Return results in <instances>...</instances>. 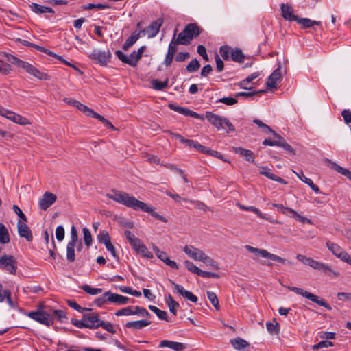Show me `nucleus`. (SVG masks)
Masks as SVG:
<instances>
[{"mask_svg": "<svg viewBox=\"0 0 351 351\" xmlns=\"http://www.w3.org/2000/svg\"><path fill=\"white\" fill-rule=\"evenodd\" d=\"M108 292L106 291L101 296L97 298L95 300V304L97 305H98L99 306H101L104 304H108L109 302H108V300H107V298L108 297Z\"/></svg>", "mask_w": 351, "mask_h": 351, "instance_id": "obj_50", "label": "nucleus"}, {"mask_svg": "<svg viewBox=\"0 0 351 351\" xmlns=\"http://www.w3.org/2000/svg\"><path fill=\"white\" fill-rule=\"evenodd\" d=\"M332 166L331 167L332 169H334L335 170H336L337 172H339V173L345 176L346 177H347L350 180H351V171H349L348 169H346L345 168H343L341 167H340L339 165H338L337 164H336L335 162H332Z\"/></svg>", "mask_w": 351, "mask_h": 351, "instance_id": "obj_35", "label": "nucleus"}, {"mask_svg": "<svg viewBox=\"0 0 351 351\" xmlns=\"http://www.w3.org/2000/svg\"><path fill=\"white\" fill-rule=\"evenodd\" d=\"M200 67V64L197 59L191 60L186 66V70L189 73L197 71Z\"/></svg>", "mask_w": 351, "mask_h": 351, "instance_id": "obj_47", "label": "nucleus"}, {"mask_svg": "<svg viewBox=\"0 0 351 351\" xmlns=\"http://www.w3.org/2000/svg\"><path fill=\"white\" fill-rule=\"evenodd\" d=\"M206 117L212 125L217 128L218 130H226L227 132L234 130L233 125L224 117L215 114L210 112H206Z\"/></svg>", "mask_w": 351, "mask_h": 351, "instance_id": "obj_4", "label": "nucleus"}, {"mask_svg": "<svg viewBox=\"0 0 351 351\" xmlns=\"http://www.w3.org/2000/svg\"><path fill=\"white\" fill-rule=\"evenodd\" d=\"M280 10L282 16L287 21H296L298 17L293 14V9L292 6L288 3L280 4Z\"/></svg>", "mask_w": 351, "mask_h": 351, "instance_id": "obj_18", "label": "nucleus"}, {"mask_svg": "<svg viewBox=\"0 0 351 351\" xmlns=\"http://www.w3.org/2000/svg\"><path fill=\"white\" fill-rule=\"evenodd\" d=\"M10 236L8 231L5 226L0 223V243L6 244L10 242Z\"/></svg>", "mask_w": 351, "mask_h": 351, "instance_id": "obj_33", "label": "nucleus"}, {"mask_svg": "<svg viewBox=\"0 0 351 351\" xmlns=\"http://www.w3.org/2000/svg\"><path fill=\"white\" fill-rule=\"evenodd\" d=\"M43 308V305H39L36 311L29 312L27 316L41 324L50 326L52 324V319L48 313L42 310Z\"/></svg>", "mask_w": 351, "mask_h": 351, "instance_id": "obj_6", "label": "nucleus"}, {"mask_svg": "<svg viewBox=\"0 0 351 351\" xmlns=\"http://www.w3.org/2000/svg\"><path fill=\"white\" fill-rule=\"evenodd\" d=\"M183 251L189 258L197 261H199L204 254L202 250L191 245H185L183 248Z\"/></svg>", "mask_w": 351, "mask_h": 351, "instance_id": "obj_16", "label": "nucleus"}, {"mask_svg": "<svg viewBox=\"0 0 351 351\" xmlns=\"http://www.w3.org/2000/svg\"><path fill=\"white\" fill-rule=\"evenodd\" d=\"M219 102L225 104L228 106H231L237 103L236 98L232 97H225L218 100Z\"/></svg>", "mask_w": 351, "mask_h": 351, "instance_id": "obj_60", "label": "nucleus"}, {"mask_svg": "<svg viewBox=\"0 0 351 351\" xmlns=\"http://www.w3.org/2000/svg\"><path fill=\"white\" fill-rule=\"evenodd\" d=\"M99 327H102L104 329H105L106 330H107L108 332H109L112 334H114L116 332L113 325L110 322H104V321L101 320V322L99 324Z\"/></svg>", "mask_w": 351, "mask_h": 351, "instance_id": "obj_54", "label": "nucleus"}, {"mask_svg": "<svg viewBox=\"0 0 351 351\" xmlns=\"http://www.w3.org/2000/svg\"><path fill=\"white\" fill-rule=\"evenodd\" d=\"M67 304H68V305L70 307H71L73 309L77 311L78 312L82 313L84 311H89L88 308L81 307L76 302L73 301V300H68L67 301Z\"/></svg>", "mask_w": 351, "mask_h": 351, "instance_id": "obj_58", "label": "nucleus"}, {"mask_svg": "<svg viewBox=\"0 0 351 351\" xmlns=\"http://www.w3.org/2000/svg\"><path fill=\"white\" fill-rule=\"evenodd\" d=\"M133 306H127L125 308H121L117 311L115 313V315L117 316H122V315H134L133 313Z\"/></svg>", "mask_w": 351, "mask_h": 351, "instance_id": "obj_48", "label": "nucleus"}, {"mask_svg": "<svg viewBox=\"0 0 351 351\" xmlns=\"http://www.w3.org/2000/svg\"><path fill=\"white\" fill-rule=\"evenodd\" d=\"M97 239L99 243L103 244L110 241L109 234L106 230H101L97 235Z\"/></svg>", "mask_w": 351, "mask_h": 351, "instance_id": "obj_52", "label": "nucleus"}, {"mask_svg": "<svg viewBox=\"0 0 351 351\" xmlns=\"http://www.w3.org/2000/svg\"><path fill=\"white\" fill-rule=\"evenodd\" d=\"M56 237L58 241H62L64 238V229L62 226H58L56 229Z\"/></svg>", "mask_w": 351, "mask_h": 351, "instance_id": "obj_61", "label": "nucleus"}, {"mask_svg": "<svg viewBox=\"0 0 351 351\" xmlns=\"http://www.w3.org/2000/svg\"><path fill=\"white\" fill-rule=\"evenodd\" d=\"M140 58H137V53L136 51H134L129 56H128L126 64L132 66H136Z\"/></svg>", "mask_w": 351, "mask_h": 351, "instance_id": "obj_46", "label": "nucleus"}, {"mask_svg": "<svg viewBox=\"0 0 351 351\" xmlns=\"http://www.w3.org/2000/svg\"><path fill=\"white\" fill-rule=\"evenodd\" d=\"M7 119L20 125H27L31 124L30 121L26 117L16 114L13 111L10 112L8 116H7Z\"/></svg>", "mask_w": 351, "mask_h": 351, "instance_id": "obj_21", "label": "nucleus"}, {"mask_svg": "<svg viewBox=\"0 0 351 351\" xmlns=\"http://www.w3.org/2000/svg\"><path fill=\"white\" fill-rule=\"evenodd\" d=\"M77 231L74 226L71 229V240L66 246V258L69 262H74L75 259V247L77 243Z\"/></svg>", "mask_w": 351, "mask_h": 351, "instance_id": "obj_7", "label": "nucleus"}, {"mask_svg": "<svg viewBox=\"0 0 351 351\" xmlns=\"http://www.w3.org/2000/svg\"><path fill=\"white\" fill-rule=\"evenodd\" d=\"M84 322H86V328L89 329H95L99 327V324L101 322V319L99 316L96 313L90 312L89 309L88 311L84 313Z\"/></svg>", "mask_w": 351, "mask_h": 351, "instance_id": "obj_12", "label": "nucleus"}, {"mask_svg": "<svg viewBox=\"0 0 351 351\" xmlns=\"http://www.w3.org/2000/svg\"><path fill=\"white\" fill-rule=\"evenodd\" d=\"M90 58L101 66H106L110 61L111 53L107 50H93L89 56Z\"/></svg>", "mask_w": 351, "mask_h": 351, "instance_id": "obj_9", "label": "nucleus"}, {"mask_svg": "<svg viewBox=\"0 0 351 351\" xmlns=\"http://www.w3.org/2000/svg\"><path fill=\"white\" fill-rule=\"evenodd\" d=\"M309 266L314 269L322 271L332 277H338L339 276V273L332 269L329 265L323 263L313 258H311Z\"/></svg>", "mask_w": 351, "mask_h": 351, "instance_id": "obj_11", "label": "nucleus"}, {"mask_svg": "<svg viewBox=\"0 0 351 351\" xmlns=\"http://www.w3.org/2000/svg\"><path fill=\"white\" fill-rule=\"evenodd\" d=\"M201 34L200 28L194 23L186 25L182 32L176 38V43L181 45H188L194 38H197Z\"/></svg>", "mask_w": 351, "mask_h": 351, "instance_id": "obj_3", "label": "nucleus"}, {"mask_svg": "<svg viewBox=\"0 0 351 351\" xmlns=\"http://www.w3.org/2000/svg\"><path fill=\"white\" fill-rule=\"evenodd\" d=\"M230 58L234 62L241 63L244 61L245 56L240 49L235 48L232 49Z\"/></svg>", "mask_w": 351, "mask_h": 351, "instance_id": "obj_31", "label": "nucleus"}, {"mask_svg": "<svg viewBox=\"0 0 351 351\" xmlns=\"http://www.w3.org/2000/svg\"><path fill=\"white\" fill-rule=\"evenodd\" d=\"M152 85L154 89L157 90H161L168 86V80H165L164 82L160 81L158 80H154L152 81Z\"/></svg>", "mask_w": 351, "mask_h": 351, "instance_id": "obj_38", "label": "nucleus"}, {"mask_svg": "<svg viewBox=\"0 0 351 351\" xmlns=\"http://www.w3.org/2000/svg\"><path fill=\"white\" fill-rule=\"evenodd\" d=\"M83 8L84 10H92L94 8H97L98 10H104V9L110 8V6L107 4H102V3H97V4L88 3L86 5H84L83 7Z\"/></svg>", "mask_w": 351, "mask_h": 351, "instance_id": "obj_51", "label": "nucleus"}, {"mask_svg": "<svg viewBox=\"0 0 351 351\" xmlns=\"http://www.w3.org/2000/svg\"><path fill=\"white\" fill-rule=\"evenodd\" d=\"M56 199V195L50 192H45L38 202L39 208L43 210H46Z\"/></svg>", "mask_w": 351, "mask_h": 351, "instance_id": "obj_14", "label": "nucleus"}, {"mask_svg": "<svg viewBox=\"0 0 351 351\" xmlns=\"http://www.w3.org/2000/svg\"><path fill=\"white\" fill-rule=\"evenodd\" d=\"M75 108H77L79 110L84 112L86 116L88 117H93L95 114V112L93 111L91 108H88V106L81 104L80 101H77V104L75 106Z\"/></svg>", "mask_w": 351, "mask_h": 351, "instance_id": "obj_34", "label": "nucleus"}, {"mask_svg": "<svg viewBox=\"0 0 351 351\" xmlns=\"http://www.w3.org/2000/svg\"><path fill=\"white\" fill-rule=\"evenodd\" d=\"M260 174L272 180L274 178V176H275L271 171V169L267 167H261L259 168Z\"/></svg>", "mask_w": 351, "mask_h": 351, "instance_id": "obj_57", "label": "nucleus"}, {"mask_svg": "<svg viewBox=\"0 0 351 351\" xmlns=\"http://www.w3.org/2000/svg\"><path fill=\"white\" fill-rule=\"evenodd\" d=\"M159 347L160 348L167 347V348H171L175 351H182L186 348V346L182 343L173 341H168V340H163V341H160Z\"/></svg>", "mask_w": 351, "mask_h": 351, "instance_id": "obj_24", "label": "nucleus"}, {"mask_svg": "<svg viewBox=\"0 0 351 351\" xmlns=\"http://www.w3.org/2000/svg\"><path fill=\"white\" fill-rule=\"evenodd\" d=\"M267 330L271 334H278L280 330L279 324L278 323L274 324L271 322L266 324Z\"/></svg>", "mask_w": 351, "mask_h": 351, "instance_id": "obj_56", "label": "nucleus"}, {"mask_svg": "<svg viewBox=\"0 0 351 351\" xmlns=\"http://www.w3.org/2000/svg\"><path fill=\"white\" fill-rule=\"evenodd\" d=\"M233 150L235 153L244 157L247 161L252 162L254 161L255 155L251 150L242 147H233Z\"/></svg>", "mask_w": 351, "mask_h": 351, "instance_id": "obj_25", "label": "nucleus"}, {"mask_svg": "<svg viewBox=\"0 0 351 351\" xmlns=\"http://www.w3.org/2000/svg\"><path fill=\"white\" fill-rule=\"evenodd\" d=\"M287 288L289 291H293L298 295H300L311 300L312 302L317 304L318 305L325 307L328 310L331 309V306L324 300L320 299L318 296H317L310 292H308L301 288H298L296 287L288 286V287H287Z\"/></svg>", "mask_w": 351, "mask_h": 351, "instance_id": "obj_5", "label": "nucleus"}, {"mask_svg": "<svg viewBox=\"0 0 351 351\" xmlns=\"http://www.w3.org/2000/svg\"><path fill=\"white\" fill-rule=\"evenodd\" d=\"M296 21L298 23H300V25H302L303 26V27H304V28H309L315 25H318V26H322V23L320 21L311 20L308 18H299L298 17V19H297Z\"/></svg>", "mask_w": 351, "mask_h": 351, "instance_id": "obj_30", "label": "nucleus"}, {"mask_svg": "<svg viewBox=\"0 0 351 351\" xmlns=\"http://www.w3.org/2000/svg\"><path fill=\"white\" fill-rule=\"evenodd\" d=\"M281 65L279 64L278 68L269 76L267 81V86L269 88L276 87L278 82L282 80V74L280 72Z\"/></svg>", "mask_w": 351, "mask_h": 351, "instance_id": "obj_17", "label": "nucleus"}, {"mask_svg": "<svg viewBox=\"0 0 351 351\" xmlns=\"http://www.w3.org/2000/svg\"><path fill=\"white\" fill-rule=\"evenodd\" d=\"M5 57L7 60L11 64L24 69L27 73L40 80H49L50 79L47 73L40 71L32 64L18 58L15 56L5 54Z\"/></svg>", "mask_w": 351, "mask_h": 351, "instance_id": "obj_2", "label": "nucleus"}, {"mask_svg": "<svg viewBox=\"0 0 351 351\" xmlns=\"http://www.w3.org/2000/svg\"><path fill=\"white\" fill-rule=\"evenodd\" d=\"M169 108L171 110H174L175 112H177L181 114H183V115H185L187 117H193V118H196V119L201 118V117L199 114H197V112H193L188 108H183V107H181V106H179L175 105V104H170Z\"/></svg>", "mask_w": 351, "mask_h": 351, "instance_id": "obj_22", "label": "nucleus"}, {"mask_svg": "<svg viewBox=\"0 0 351 351\" xmlns=\"http://www.w3.org/2000/svg\"><path fill=\"white\" fill-rule=\"evenodd\" d=\"M232 48H230V47L227 46V45H223V46H221L219 49V53L221 56V57L225 60H230V58L231 56V51H232Z\"/></svg>", "mask_w": 351, "mask_h": 351, "instance_id": "obj_39", "label": "nucleus"}, {"mask_svg": "<svg viewBox=\"0 0 351 351\" xmlns=\"http://www.w3.org/2000/svg\"><path fill=\"white\" fill-rule=\"evenodd\" d=\"M25 222L24 221L19 220L17 222L18 232L21 237H24L27 241H31L33 239L32 234L29 228Z\"/></svg>", "mask_w": 351, "mask_h": 351, "instance_id": "obj_19", "label": "nucleus"}, {"mask_svg": "<svg viewBox=\"0 0 351 351\" xmlns=\"http://www.w3.org/2000/svg\"><path fill=\"white\" fill-rule=\"evenodd\" d=\"M245 248L248 252H252V253L256 252V253L259 254L263 257L268 258L271 260L278 261L281 263H285L286 262V260L285 258H282L276 254H271V253L267 252L266 250L255 248L250 245H246Z\"/></svg>", "mask_w": 351, "mask_h": 351, "instance_id": "obj_13", "label": "nucleus"}, {"mask_svg": "<svg viewBox=\"0 0 351 351\" xmlns=\"http://www.w3.org/2000/svg\"><path fill=\"white\" fill-rule=\"evenodd\" d=\"M199 261L202 262L206 266H208L211 268H213L215 269H219V264L215 260H213L211 257H210L205 253L204 254L203 256L202 257V258Z\"/></svg>", "mask_w": 351, "mask_h": 351, "instance_id": "obj_32", "label": "nucleus"}, {"mask_svg": "<svg viewBox=\"0 0 351 351\" xmlns=\"http://www.w3.org/2000/svg\"><path fill=\"white\" fill-rule=\"evenodd\" d=\"M25 45H31V46L34 47V48L38 49L40 51H43L45 53H47V54H48V55H49L51 56L56 58L59 60H60L62 62H64L65 64H66L68 66H72V67H74V66L73 64L69 63L65 60H64L62 56H58V55L55 54L54 53L49 51L48 49H45V48H43L42 47H40L38 45H36L30 44L29 42H25Z\"/></svg>", "mask_w": 351, "mask_h": 351, "instance_id": "obj_28", "label": "nucleus"}, {"mask_svg": "<svg viewBox=\"0 0 351 351\" xmlns=\"http://www.w3.org/2000/svg\"><path fill=\"white\" fill-rule=\"evenodd\" d=\"M133 308L134 315L146 317H150L149 313L145 308L138 306H133Z\"/></svg>", "mask_w": 351, "mask_h": 351, "instance_id": "obj_45", "label": "nucleus"}, {"mask_svg": "<svg viewBox=\"0 0 351 351\" xmlns=\"http://www.w3.org/2000/svg\"><path fill=\"white\" fill-rule=\"evenodd\" d=\"M81 289L91 295H95L102 292V289L101 288H93L88 285L82 286Z\"/></svg>", "mask_w": 351, "mask_h": 351, "instance_id": "obj_40", "label": "nucleus"}, {"mask_svg": "<svg viewBox=\"0 0 351 351\" xmlns=\"http://www.w3.org/2000/svg\"><path fill=\"white\" fill-rule=\"evenodd\" d=\"M345 123L347 124L351 123V111L349 110H343L341 112Z\"/></svg>", "mask_w": 351, "mask_h": 351, "instance_id": "obj_64", "label": "nucleus"}, {"mask_svg": "<svg viewBox=\"0 0 351 351\" xmlns=\"http://www.w3.org/2000/svg\"><path fill=\"white\" fill-rule=\"evenodd\" d=\"M184 144H185L186 146H188L189 147H193L194 149H195L197 151H199L200 148H202V145L200 143H199L198 142H197L195 141L191 140V139H186L184 141Z\"/></svg>", "mask_w": 351, "mask_h": 351, "instance_id": "obj_59", "label": "nucleus"}, {"mask_svg": "<svg viewBox=\"0 0 351 351\" xmlns=\"http://www.w3.org/2000/svg\"><path fill=\"white\" fill-rule=\"evenodd\" d=\"M150 324V321L143 319L139 321L128 322L125 324V327L134 330H140Z\"/></svg>", "mask_w": 351, "mask_h": 351, "instance_id": "obj_26", "label": "nucleus"}, {"mask_svg": "<svg viewBox=\"0 0 351 351\" xmlns=\"http://www.w3.org/2000/svg\"><path fill=\"white\" fill-rule=\"evenodd\" d=\"M206 293H207V297H208V300H210V302H211V304H213V306L217 310H219L220 308V306L219 304V301H218L217 295L213 291H207Z\"/></svg>", "mask_w": 351, "mask_h": 351, "instance_id": "obj_41", "label": "nucleus"}, {"mask_svg": "<svg viewBox=\"0 0 351 351\" xmlns=\"http://www.w3.org/2000/svg\"><path fill=\"white\" fill-rule=\"evenodd\" d=\"M337 297L338 300L341 301H351V293L346 292H339Z\"/></svg>", "mask_w": 351, "mask_h": 351, "instance_id": "obj_63", "label": "nucleus"}, {"mask_svg": "<svg viewBox=\"0 0 351 351\" xmlns=\"http://www.w3.org/2000/svg\"><path fill=\"white\" fill-rule=\"evenodd\" d=\"M176 33H177V29H176L174 30L173 38H172L171 43H169V45L168 51H167L168 53L172 54L173 56H174L175 53L176 52V51H177L176 45H181L180 43H176Z\"/></svg>", "mask_w": 351, "mask_h": 351, "instance_id": "obj_36", "label": "nucleus"}, {"mask_svg": "<svg viewBox=\"0 0 351 351\" xmlns=\"http://www.w3.org/2000/svg\"><path fill=\"white\" fill-rule=\"evenodd\" d=\"M162 23L163 19L162 18H159L155 21H153L145 29L143 30V32L147 35L148 38H154L158 33Z\"/></svg>", "mask_w": 351, "mask_h": 351, "instance_id": "obj_15", "label": "nucleus"}, {"mask_svg": "<svg viewBox=\"0 0 351 351\" xmlns=\"http://www.w3.org/2000/svg\"><path fill=\"white\" fill-rule=\"evenodd\" d=\"M107 197L110 199L135 210H141L143 212L149 213L154 218L162 222H167V219L155 212L153 208L150 207L147 204L138 200L134 197L130 195L127 193L121 192L119 191H113L112 193L107 194Z\"/></svg>", "mask_w": 351, "mask_h": 351, "instance_id": "obj_1", "label": "nucleus"}, {"mask_svg": "<svg viewBox=\"0 0 351 351\" xmlns=\"http://www.w3.org/2000/svg\"><path fill=\"white\" fill-rule=\"evenodd\" d=\"M93 118H95L98 119L99 121H101L106 128L112 129L113 130H115V128L114 125L110 122L108 120L105 119L103 116L97 114V112L94 115Z\"/></svg>", "mask_w": 351, "mask_h": 351, "instance_id": "obj_49", "label": "nucleus"}, {"mask_svg": "<svg viewBox=\"0 0 351 351\" xmlns=\"http://www.w3.org/2000/svg\"><path fill=\"white\" fill-rule=\"evenodd\" d=\"M171 282L173 285L175 289L184 298L194 303L197 302V298L192 292L185 290L182 286L176 284L171 280Z\"/></svg>", "mask_w": 351, "mask_h": 351, "instance_id": "obj_20", "label": "nucleus"}, {"mask_svg": "<svg viewBox=\"0 0 351 351\" xmlns=\"http://www.w3.org/2000/svg\"><path fill=\"white\" fill-rule=\"evenodd\" d=\"M83 239L86 246L88 248L93 242L92 236L90 230L87 228L82 229Z\"/></svg>", "mask_w": 351, "mask_h": 351, "instance_id": "obj_37", "label": "nucleus"}, {"mask_svg": "<svg viewBox=\"0 0 351 351\" xmlns=\"http://www.w3.org/2000/svg\"><path fill=\"white\" fill-rule=\"evenodd\" d=\"M16 261L13 256L3 255L0 257V269L11 274L16 272Z\"/></svg>", "mask_w": 351, "mask_h": 351, "instance_id": "obj_8", "label": "nucleus"}, {"mask_svg": "<svg viewBox=\"0 0 351 351\" xmlns=\"http://www.w3.org/2000/svg\"><path fill=\"white\" fill-rule=\"evenodd\" d=\"M332 346H333L332 342L328 341V340H324V341H321L320 342H319L317 344L312 346L311 350L313 351H316L319 349L324 348H328V347H330Z\"/></svg>", "mask_w": 351, "mask_h": 351, "instance_id": "obj_44", "label": "nucleus"}, {"mask_svg": "<svg viewBox=\"0 0 351 351\" xmlns=\"http://www.w3.org/2000/svg\"><path fill=\"white\" fill-rule=\"evenodd\" d=\"M12 71L10 65L0 60V72L4 75H8Z\"/></svg>", "mask_w": 351, "mask_h": 351, "instance_id": "obj_55", "label": "nucleus"}, {"mask_svg": "<svg viewBox=\"0 0 351 351\" xmlns=\"http://www.w3.org/2000/svg\"><path fill=\"white\" fill-rule=\"evenodd\" d=\"M108 297L107 300H108L109 303H114L117 304H125L128 302L129 298L128 297L112 293L108 291Z\"/></svg>", "mask_w": 351, "mask_h": 351, "instance_id": "obj_23", "label": "nucleus"}, {"mask_svg": "<svg viewBox=\"0 0 351 351\" xmlns=\"http://www.w3.org/2000/svg\"><path fill=\"white\" fill-rule=\"evenodd\" d=\"M138 253H140L142 256L146 258H151L153 257L152 253L147 249V247L143 245L138 250Z\"/></svg>", "mask_w": 351, "mask_h": 351, "instance_id": "obj_62", "label": "nucleus"}, {"mask_svg": "<svg viewBox=\"0 0 351 351\" xmlns=\"http://www.w3.org/2000/svg\"><path fill=\"white\" fill-rule=\"evenodd\" d=\"M184 265L189 271L195 274L198 273V270L199 268L197 267L195 265H194L191 261L186 260L184 262Z\"/></svg>", "mask_w": 351, "mask_h": 351, "instance_id": "obj_53", "label": "nucleus"}, {"mask_svg": "<svg viewBox=\"0 0 351 351\" xmlns=\"http://www.w3.org/2000/svg\"><path fill=\"white\" fill-rule=\"evenodd\" d=\"M138 39V35H131L130 36H129L123 45V49L125 51L128 50L137 41Z\"/></svg>", "mask_w": 351, "mask_h": 351, "instance_id": "obj_43", "label": "nucleus"}, {"mask_svg": "<svg viewBox=\"0 0 351 351\" xmlns=\"http://www.w3.org/2000/svg\"><path fill=\"white\" fill-rule=\"evenodd\" d=\"M326 246L334 256L345 263H347L348 259L350 258V256L337 243L327 241Z\"/></svg>", "mask_w": 351, "mask_h": 351, "instance_id": "obj_10", "label": "nucleus"}, {"mask_svg": "<svg viewBox=\"0 0 351 351\" xmlns=\"http://www.w3.org/2000/svg\"><path fill=\"white\" fill-rule=\"evenodd\" d=\"M239 207L243 210L252 211L254 212L261 219H265V216L257 208L254 206H245L244 205L239 204Z\"/></svg>", "mask_w": 351, "mask_h": 351, "instance_id": "obj_42", "label": "nucleus"}, {"mask_svg": "<svg viewBox=\"0 0 351 351\" xmlns=\"http://www.w3.org/2000/svg\"><path fill=\"white\" fill-rule=\"evenodd\" d=\"M230 341L232 347L238 351H243L249 346V343L241 337L232 339Z\"/></svg>", "mask_w": 351, "mask_h": 351, "instance_id": "obj_27", "label": "nucleus"}, {"mask_svg": "<svg viewBox=\"0 0 351 351\" xmlns=\"http://www.w3.org/2000/svg\"><path fill=\"white\" fill-rule=\"evenodd\" d=\"M30 8L36 14L54 13V11L51 8L40 5L36 3H32V4L30 5Z\"/></svg>", "mask_w": 351, "mask_h": 351, "instance_id": "obj_29", "label": "nucleus"}]
</instances>
